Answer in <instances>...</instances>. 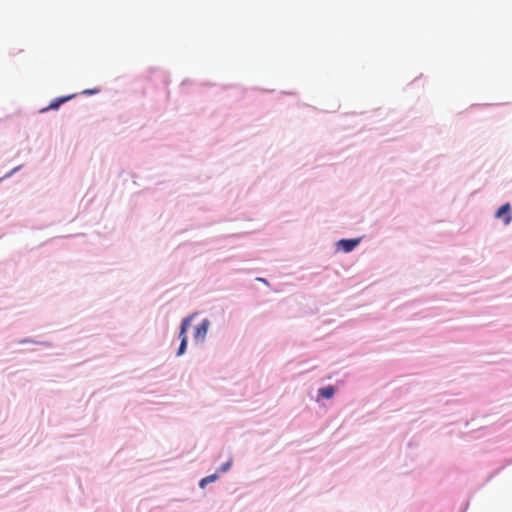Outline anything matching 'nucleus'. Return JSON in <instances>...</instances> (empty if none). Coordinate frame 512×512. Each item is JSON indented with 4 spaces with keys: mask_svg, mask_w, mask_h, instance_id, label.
Instances as JSON below:
<instances>
[{
    "mask_svg": "<svg viewBox=\"0 0 512 512\" xmlns=\"http://www.w3.org/2000/svg\"><path fill=\"white\" fill-rule=\"evenodd\" d=\"M495 217L502 219L505 225L512 221V211L509 203L502 205L496 212Z\"/></svg>",
    "mask_w": 512,
    "mask_h": 512,
    "instance_id": "f03ea898",
    "label": "nucleus"
},
{
    "mask_svg": "<svg viewBox=\"0 0 512 512\" xmlns=\"http://www.w3.org/2000/svg\"><path fill=\"white\" fill-rule=\"evenodd\" d=\"M209 326H210V322L208 319H204L202 320V322L195 328V332H194V338L196 341H199V342H203L206 335H207V332H208V329H209Z\"/></svg>",
    "mask_w": 512,
    "mask_h": 512,
    "instance_id": "7ed1b4c3",
    "label": "nucleus"
},
{
    "mask_svg": "<svg viewBox=\"0 0 512 512\" xmlns=\"http://www.w3.org/2000/svg\"><path fill=\"white\" fill-rule=\"evenodd\" d=\"M359 242V239H342L338 242V246L344 252H350L359 244Z\"/></svg>",
    "mask_w": 512,
    "mask_h": 512,
    "instance_id": "20e7f679",
    "label": "nucleus"
},
{
    "mask_svg": "<svg viewBox=\"0 0 512 512\" xmlns=\"http://www.w3.org/2000/svg\"><path fill=\"white\" fill-rule=\"evenodd\" d=\"M217 479H218L217 474H212V475L206 476L203 479H201L199 486L201 488H204L207 484L212 483V482L216 481Z\"/></svg>",
    "mask_w": 512,
    "mask_h": 512,
    "instance_id": "0eeeda50",
    "label": "nucleus"
},
{
    "mask_svg": "<svg viewBox=\"0 0 512 512\" xmlns=\"http://www.w3.org/2000/svg\"><path fill=\"white\" fill-rule=\"evenodd\" d=\"M335 394V388L333 386H327L319 390V395L323 398L329 399Z\"/></svg>",
    "mask_w": 512,
    "mask_h": 512,
    "instance_id": "423d86ee",
    "label": "nucleus"
},
{
    "mask_svg": "<svg viewBox=\"0 0 512 512\" xmlns=\"http://www.w3.org/2000/svg\"><path fill=\"white\" fill-rule=\"evenodd\" d=\"M74 97V95H70V96H66V97H59V98H56L55 100H53L48 107L46 108H43L41 109V112H45V111H48V110H56L59 108V106L61 104H63L64 102L72 99Z\"/></svg>",
    "mask_w": 512,
    "mask_h": 512,
    "instance_id": "39448f33",
    "label": "nucleus"
},
{
    "mask_svg": "<svg viewBox=\"0 0 512 512\" xmlns=\"http://www.w3.org/2000/svg\"><path fill=\"white\" fill-rule=\"evenodd\" d=\"M231 465H232V461L229 460L220 466L219 471L224 473L230 469Z\"/></svg>",
    "mask_w": 512,
    "mask_h": 512,
    "instance_id": "6e6552de",
    "label": "nucleus"
},
{
    "mask_svg": "<svg viewBox=\"0 0 512 512\" xmlns=\"http://www.w3.org/2000/svg\"><path fill=\"white\" fill-rule=\"evenodd\" d=\"M97 91L95 90H85L84 93L85 94H93V93H96Z\"/></svg>",
    "mask_w": 512,
    "mask_h": 512,
    "instance_id": "1a4fd4ad",
    "label": "nucleus"
},
{
    "mask_svg": "<svg viewBox=\"0 0 512 512\" xmlns=\"http://www.w3.org/2000/svg\"><path fill=\"white\" fill-rule=\"evenodd\" d=\"M191 320H192V316H189V317H186L185 319H183V321L181 323L180 333H179V338L181 339V343H180V346H179L178 352H177L178 356H181L186 350V347H187L186 333L190 326Z\"/></svg>",
    "mask_w": 512,
    "mask_h": 512,
    "instance_id": "f257e3e1",
    "label": "nucleus"
}]
</instances>
